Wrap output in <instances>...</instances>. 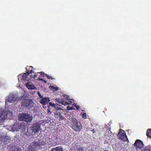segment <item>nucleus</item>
Segmentation results:
<instances>
[{
  "instance_id": "nucleus-6",
  "label": "nucleus",
  "mask_w": 151,
  "mask_h": 151,
  "mask_svg": "<svg viewBox=\"0 0 151 151\" xmlns=\"http://www.w3.org/2000/svg\"><path fill=\"white\" fill-rule=\"evenodd\" d=\"M23 128L22 131H25V126L23 125V124H20L19 123H15L12 126V130H10L13 132L15 131H18L19 129Z\"/></svg>"
},
{
  "instance_id": "nucleus-15",
  "label": "nucleus",
  "mask_w": 151,
  "mask_h": 151,
  "mask_svg": "<svg viewBox=\"0 0 151 151\" xmlns=\"http://www.w3.org/2000/svg\"><path fill=\"white\" fill-rule=\"evenodd\" d=\"M61 98L63 101L65 102H67V101L70 99L69 96L66 95H63L61 97Z\"/></svg>"
},
{
  "instance_id": "nucleus-17",
  "label": "nucleus",
  "mask_w": 151,
  "mask_h": 151,
  "mask_svg": "<svg viewBox=\"0 0 151 151\" xmlns=\"http://www.w3.org/2000/svg\"><path fill=\"white\" fill-rule=\"evenodd\" d=\"M54 106L53 107L55 109L57 110H60L62 109V106L61 105L58 104H53Z\"/></svg>"
},
{
  "instance_id": "nucleus-21",
  "label": "nucleus",
  "mask_w": 151,
  "mask_h": 151,
  "mask_svg": "<svg viewBox=\"0 0 151 151\" xmlns=\"http://www.w3.org/2000/svg\"><path fill=\"white\" fill-rule=\"evenodd\" d=\"M51 151H63V149L59 147H57L55 148H53Z\"/></svg>"
},
{
  "instance_id": "nucleus-3",
  "label": "nucleus",
  "mask_w": 151,
  "mask_h": 151,
  "mask_svg": "<svg viewBox=\"0 0 151 151\" xmlns=\"http://www.w3.org/2000/svg\"><path fill=\"white\" fill-rule=\"evenodd\" d=\"M71 128L75 132H79L82 128L81 123L76 119H73L72 121Z\"/></svg>"
},
{
  "instance_id": "nucleus-9",
  "label": "nucleus",
  "mask_w": 151,
  "mask_h": 151,
  "mask_svg": "<svg viewBox=\"0 0 151 151\" xmlns=\"http://www.w3.org/2000/svg\"><path fill=\"white\" fill-rule=\"evenodd\" d=\"M134 145L137 149H141L143 147L144 145L142 142L139 139L136 140Z\"/></svg>"
},
{
  "instance_id": "nucleus-24",
  "label": "nucleus",
  "mask_w": 151,
  "mask_h": 151,
  "mask_svg": "<svg viewBox=\"0 0 151 151\" xmlns=\"http://www.w3.org/2000/svg\"><path fill=\"white\" fill-rule=\"evenodd\" d=\"M25 96L24 95L21 96L19 98L17 97V100H18L19 101H20L22 100V101L24 99H25Z\"/></svg>"
},
{
  "instance_id": "nucleus-4",
  "label": "nucleus",
  "mask_w": 151,
  "mask_h": 151,
  "mask_svg": "<svg viewBox=\"0 0 151 151\" xmlns=\"http://www.w3.org/2000/svg\"><path fill=\"white\" fill-rule=\"evenodd\" d=\"M19 120L26 122H31L32 120V117L27 113L20 114L19 116Z\"/></svg>"
},
{
  "instance_id": "nucleus-1",
  "label": "nucleus",
  "mask_w": 151,
  "mask_h": 151,
  "mask_svg": "<svg viewBox=\"0 0 151 151\" xmlns=\"http://www.w3.org/2000/svg\"><path fill=\"white\" fill-rule=\"evenodd\" d=\"M9 111V96H8L6 98L4 109L0 108V124H2L7 119V115Z\"/></svg>"
},
{
  "instance_id": "nucleus-29",
  "label": "nucleus",
  "mask_w": 151,
  "mask_h": 151,
  "mask_svg": "<svg viewBox=\"0 0 151 151\" xmlns=\"http://www.w3.org/2000/svg\"><path fill=\"white\" fill-rule=\"evenodd\" d=\"M46 77H47V78L49 79H51V80H54V78L51 77L50 76H48V75L47 74Z\"/></svg>"
},
{
  "instance_id": "nucleus-19",
  "label": "nucleus",
  "mask_w": 151,
  "mask_h": 151,
  "mask_svg": "<svg viewBox=\"0 0 151 151\" xmlns=\"http://www.w3.org/2000/svg\"><path fill=\"white\" fill-rule=\"evenodd\" d=\"M146 134L147 137L151 138V129H149L147 130Z\"/></svg>"
},
{
  "instance_id": "nucleus-20",
  "label": "nucleus",
  "mask_w": 151,
  "mask_h": 151,
  "mask_svg": "<svg viewBox=\"0 0 151 151\" xmlns=\"http://www.w3.org/2000/svg\"><path fill=\"white\" fill-rule=\"evenodd\" d=\"M151 146L150 145L147 146L142 151H151Z\"/></svg>"
},
{
  "instance_id": "nucleus-34",
  "label": "nucleus",
  "mask_w": 151,
  "mask_h": 151,
  "mask_svg": "<svg viewBox=\"0 0 151 151\" xmlns=\"http://www.w3.org/2000/svg\"><path fill=\"white\" fill-rule=\"evenodd\" d=\"M34 72V71H33V70H30V72H29V74H30V73H33Z\"/></svg>"
},
{
  "instance_id": "nucleus-26",
  "label": "nucleus",
  "mask_w": 151,
  "mask_h": 151,
  "mask_svg": "<svg viewBox=\"0 0 151 151\" xmlns=\"http://www.w3.org/2000/svg\"><path fill=\"white\" fill-rule=\"evenodd\" d=\"M82 117L83 119H86L87 118L86 114V113L83 114Z\"/></svg>"
},
{
  "instance_id": "nucleus-7",
  "label": "nucleus",
  "mask_w": 151,
  "mask_h": 151,
  "mask_svg": "<svg viewBox=\"0 0 151 151\" xmlns=\"http://www.w3.org/2000/svg\"><path fill=\"white\" fill-rule=\"evenodd\" d=\"M40 127V124L39 123L36 122L33 123L30 128L32 132L36 133L39 131Z\"/></svg>"
},
{
  "instance_id": "nucleus-22",
  "label": "nucleus",
  "mask_w": 151,
  "mask_h": 151,
  "mask_svg": "<svg viewBox=\"0 0 151 151\" xmlns=\"http://www.w3.org/2000/svg\"><path fill=\"white\" fill-rule=\"evenodd\" d=\"M84 149L82 147L78 146L77 147L76 149V151H83Z\"/></svg>"
},
{
  "instance_id": "nucleus-11",
  "label": "nucleus",
  "mask_w": 151,
  "mask_h": 151,
  "mask_svg": "<svg viewBox=\"0 0 151 151\" xmlns=\"http://www.w3.org/2000/svg\"><path fill=\"white\" fill-rule=\"evenodd\" d=\"M29 73L27 71L26 73H24L22 76L21 80L24 81H29L31 80V77L30 78H28V77L29 76Z\"/></svg>"
},
{
  "instance_id": "nucleus-16",
  "label": "nucleus",
  "mask_w": 151,
  "mask_h": 151,
  "mask_svg": "<svg viewBox=\"0 0 151 151\" xmlns=\"http://www.w3.org/2000/svg\"><path fill=\"white\" fill-rule=\"evenodd\" d=\"M32 83L30 82H27L26 85V87L29 89H34L35 86L33 85H32Z\"/></svg>"
},
{
  "instance_id": "nucleus-10",
  "label": "nucleus",
  "mask_w": 151,
  "mask_h": 151,
  "mask_svg": "<svg viewBox=\"0 0 151 151\" xmlns=\"http://www.w3.org/2000/svg\"><path fill=\"white\" fill-rule=\"evenodd\" d=\"M40 97L41 98H42L40 101V104H42L43 105H45L46 104H47L50 101L49 98L48 97H45L43 98V97L41 96Z\"/></svg>"
},
{
  "instance_id": "nucleus-13",
  "label": "nucleus",
  "mask_w": 151,
  "mask_h": 151,
  "mask_svg": "<svg viewBox=\"0 0 151 151\" xmlns=\"http://www.w3.org/2000/svg\"><path fill=\"white\" fill-rule=\"evenodd\" d=\"M10 99V103H14L17 100V97L16 95H12Z\"/></svg>"
},
{
  "instance_id": "nucleus-8",
  "label": "nucleus",
  "mask_w": 151,
  "mask_h": 151,
  "mask_svg": "<svg viewBox=\"0 0 151 151\" xmlns=\"http://www.w3.org/2000/svg\"><path fill=\"white\" fill-rule=\"evenodd\" d=\"M122 132H119L118 134V136L119 138L124 141H126L127 140L126 134L124 130H122Z\"/></svg>"
},
{
  "instance_id": "nucleus-37",
  "label": "nucleus",
  "mask_w": 151,
  "mask_h": 151,
  "mask_svg": "<svg viewBox=\"0 0 151 151\" xmlns=\"http://www.w3.org/2000/svg\"><path fill=\"white\" fill-rule=\"evenodd\" d=\"M10 114L11 113V112L10 111Z\"/></svg>"
},
{
  "instance_id": "nucleus-12",
  "label": "nucleus",
  "mask_w": 151,
  "mask_h": 151,
  "mask_svg": "<svg viewBox=\"0 0 151 151\" xmlns=\"http://www.w3.org/2000/svg\"><path fill=\"white\" fill-rule=\"evenodd\" d=\"M54 116L55 118L58 119L59 121L63 119L64 118L62 116L61 114L58 111H56L54 113Z\"/></svg>"
},
{
  "instance_id": "nucleus-28",
  "label": "nucleus",
  "mask_w": 151,
  "mask_h": 151,
  "mask_svg": "<svg viewBox=\"0 0 151 151\" xmlns=\"http://www.w3.org/2000/svg\"><path fill=\"white\" fill-rule=\"evenodd\" d=\"M73 108V107H71L70 106H68L67 107V109L68 110H72Z\"/></svg>"
},
{
  "instance_id": "nucleus-33",
  "label": "nucleus",
  "mask_w": 151,
  "mask_h": 151,
  "mask_svg": "<svg viewBox=\"0 0 151 151\" xmlns=\"http://www.w3.org/2000/svg\"><path fill=\"white\" fill-rule=\"evenodd\" d=\"M67 103H68V105L70 104H71L72 103H73V102L72 101H69V102H67Z\"/></svg>"
},
{
  "instance_id": "nucleus-32",
  "label": "nucleus",
  "mask_w": 151,
  "mask_h": 151,
  "mask_svg": "<svg viewBox=\"0 0 151 151\" xmlns=\"http://www.w3.org/2000/svg\"><path fill=\"white\" fill-rule=\"evenodd\" d=\"M55 91H57L58 90V88L53 87Z\"/></svg>"
},
{
  "instance_id": "nucleus-30",
  "label": "nucleus",
  "mask_w": 151,
  "mask_h": 151,
  "mask_svg": "<svg viewBox=\"0 0 151 151\" xmlns=\"http://www.w3.org/2000/svg\"><path fill=\"white\" fill-rule=\"evenodd\" d=\"M40 77L39 76L38 78L36 79V80H39L41 81H44L43 79L42 78H40Z\"/></svg>"
},
{
  "instance_id": "nucleus-35",
  "label": "nucleus",
  "mask_w": 151,
  "mask_h": 151,
  "mask_svg": "<svg viewBox=\"0 0 151 151\" xmlns=\"http://www.w3.org/2000/svg\"><path fill=\"white\" fill-rule=\"evenodd\" d=\"M91 131L93 133H94L95 132L94 129H92Z\"/></svg>"
},
{
  "instance_id": "nucleus-5",
  "label": "nucleus",
  "mask_w": 151,
  "mask_h": 151,
  "mask_svg": "<svg viewBox=\"0 0 151 151\" xmlns=\"http://www.w3.org/2000/svg\"><path fill=\"white\" fill-rule=\"evenodd\" d=\"M34 103L32 100L26 99L22 101L21 105L22 106L32 108L34 106Z\"/></svg>"
},
{
  "instance_id": "nucleus-14",
  "label": "nucleus",
  "mask_w": 151,
  "mask_h": 151,
  "mask_svg": "<svg viewBox=\"0 0 151 151\" xmlns=\"http://www.w3.org/2000/svg\"><path fill=\"white\" fill-rule=\"evenodd\" d=\"M56 101L58 103L62 104L64 106L68 105V104L67 103V102H63L62 100V99H56Z\"/></svg>"
},
{
  "instance_id": "nucleus-23",
  "label": "nucleus",
  "mask_w": 151,
  "mask_h": 151,
  "mask_svg": "<svg viewBox=\"0 0 151 151\" xmlns=\"http://www.w3.org/2000/svg\"><path fill=\"white\" fill-rule=\"evenodd\" d=\"M30 77H31V79L32 78H33V79H35L36 80L37 78H38L37 77V75L36 74V73L34 74V75L31 74L30 76Z\"/></svg>"
},
{
  "instance_id": "nucleus-2",
  "label": "nucleus",
  "mask_w": 151,
  "mask_h": 151,
  "mask_svg": "<svg viewBox=\"0 0 151 151\" xmlns=\"http://www.w3.org/2000/svg\"><path fill=\"white\" fill-rule=\"evenodd\" d=\"M46 144V142L41 140H39L38 142H32L29 146V151H37L39 150H41L44 148V145Z\"/></svg>"
},
{
  "instance_id": "nucleus-36",
  "label": "nucleus",
  "mask_w": 151,
  "mask_h": 151,
  "mask_svg": "<svg viewBox=\"0 0 151 151\" xmlns=\"http://www.w3.org/2000/svg\"><path fill=\"white\" fill-rule=\"evenodd\" d=\"M43 81L45 83H47V81H45L44 80V81Z\"/></svg>"
},
{
  "instance_id": "nucleus-18",
  "label": "nucleus",
  "mask_w": 151,
  "mask_h": 151,
  "mask_svg": "<svg viewBox=\"0 0 151 151\" xmlns=\"http://www.w3.org/2000/svg\"><path fill=\"white\" fill-rule=\"evenodd\" d=\"M12 151H22V150L17 146H12Z\"/></svg>"
},
{
  "instance_id": "nucleus-25",
  "label": "nucleus",
  "mask_w": 151,
  "mask_h": 151,
  "mask_svg": "<svg viewBox=\"0 0 151 151\" xmlns=\"http://www.w3.org/2000/svg\"><path fill=\"white\" fill-rule=\"evenodd\" d=\"M38 73H40V75L43 77L46 76L47 74L42 72H40V73L38 72Z\"/></svg>"
},
{
  "instance_id": "nucleus-31",
  "label": "nucleus",
  "mask_w": 151,
  "mask_h": 151,
  "mask_svg": "<svg viewBox=\"0 0 151 151\" xmlns=\"http://www.w3.org/2000/svg\"><path fill=\"white\" fill-rule=\"evenodd\" d=\"M49 104L52 107H53V106H54L53 104H54V103L52 104V102L49 103Z\"/></svg>"
},
{
  "instance_id": "nucleus-27",
  "label": "nucleus",
  "mask_w": 151,
  "mask_h": 151,
  "mask_svg": "<svg viewBox=\"0 0 151 151\" xmlns=\"http://www.w3.org/2000/svg\"><path fill=\"white\" fill-rule=\"evenodd\" d=\"M73 106L74 107H75L76 108V110H78L79 109V106H78L77 104H76L75 103H74L73 105Z\"/></svg>"
}]
</instances>
